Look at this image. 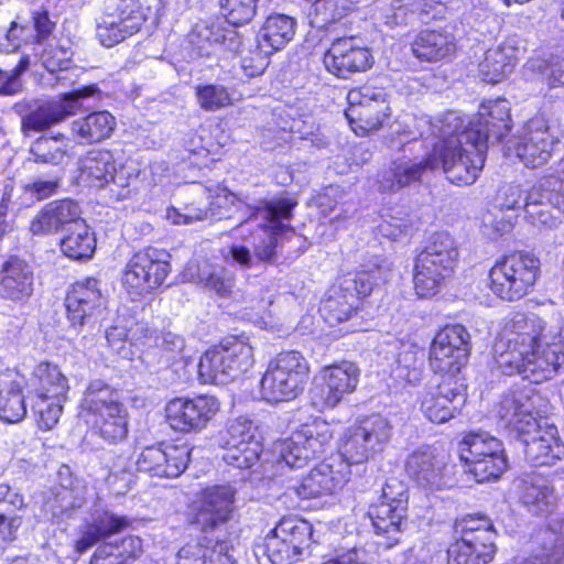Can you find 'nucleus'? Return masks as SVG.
I'll return each mask as SVG.
<instances>
[{
    "instance_id": "nucleus-1",
    "label": "nucleus",
    "mask_w": 564,
    "mask_h": 564,
    "mask_svg": "<svg viewBox=\"0 0 564 564\" xmlns=\"http://www.w3.org/2000/svg\"><path fill=\"white\" fill-rule=\"evenodd\" d=\"M440 140L420 162L402 159L382 174L380 188L395 192L420 178L424 170L442 167L447 180L456 185H471L478 178L485 163L486 135L463 129V117L457 111H447L441 120Z\"/></svg>"
},
{
    "instance_id": "nucleus-2",
    "label": "nucleus",
    "mask_w": 564,
    "mask_h": 564,
    "mask_svg": "<svg viewBox=\"0 0 564 564\" xmlns=\"http://www.w3.org/2000/svg\"><path fill=\"white\" fill-rule=\"evenodd\" d=\"M499 369L519 373L539 383L564 368V327L544 333V322L534 314L510 313L494 346Z\"/></svg>"
},
{
    "instance_id": "nucleus-3",
    "label": "nucleus",
    "mask_w": 564,
    "mask_h": 564,
    "mask_svg": "<svg viewBox=\"0 0 564 564\" xmlns=\"http://www.w3.org/2000/svg\"><path fill=\"white\" fill-rule=\"evenodd\" d=\"M392 425L380 414L358 416L338 441V455L332 456L302 478L294 494L316 499L338 494L349 481L352 464H362L381 454L392 437Z\"/></svg>"
},
{
    "instance_id": "nucleus-4",
    "label": "nucleus",
    "mask_w": 564,
    "mask_h": 564,
    "mask_svg": "<svg viewBox=\"0 0 564 564\" xmlns=\"http://www.w3.org/2000/svg\"><path fill=\"white\" fill-rule=\"evenodd\" d=\"M295 205L293 198L283 197L258 208L236 229V235L241 237L245 243L231 245L224 253L225 260L242 270L271 261L275 254L279 236L290 231L284 220L291 218Z\"/></svg>"
},
{
    "instance_id": "nucleus-5",
    "label": "nucleus",
    "mask_w": 564,
    "mask_h": 564,
    "mask_svg": "<svg viewBox=\"0 0 564 564\" xmlns=\"http://www.w3.org/2000/svg\"><path fill=\"white\" fill-rule=\"evenodd\" d=\"M390 264L376 259L372 264L364 267L354 276H346L339 286L332 288L322 305L319 313L329 326H336L354 319L360 300L368 296L373 286L389 279Z\"/></svg>"
},
{
    "instance_id": "nucleus-6",
    "label": "nucleus",
    "mask_w": 564,
    "mask_h": 564,
    "mask_svg": "<svg viewBox=\"0 0 564 564\" xmlns=\"http://www.w3.org/2000/svg\"><path fill=\"white\" fill-rule=\"evenodd\" d=\"M79 417L100 437L117 443L128 434V413L118 393L101 380L91 381L80 403Z\"/></svg>"
},
{
    "instance_id": "nucleus-7",
    "label": "nucleus",
    "mask_w": 564,
    "mask_h": 564,
    "mask_svg": "<svg viewBox=\"0 0 564 564\" xmlns=\"http://www.w3.org/2000/svg\"><path fill=\"white\" fill-rule=\"evenodd\" d=\"M458 246L445 231L433 234L416 257L413 274L414 290L420 297L438 293L452 276L458 262Z\"/></svg>"
},
{
    "instance_id": "nucleus-8",
    "label": "nucleus",
    "mask_w": 564,
    "mask_h": 564,
    "mask_svg": "<svg viewBox=\"0 0 564 564\" xmlns=\"http://www.w3.org/2000/svg\"><path fill=\"white\" fill-rule=\"evenodd\" d=\"M25 384L29 388L32 409L41 430L50 431L59 421L63 403L67 399L68 380L57 365L41 361L36 364Z\"/></svg>"
},
{
    "instance_id": "nucleus-9",
    "label": "nucleus",
    "mask_w": 564,
    "mask_h": 564,
    "mask_svg": "<svg viewBox=\"0 0 564 564\" xmlns=\"http://www.w3.org/2000/svg\"><path fill=\"white\" fill-rule=\"evenodd\" d=\"M308 373L310 365L301 352L282 351L268 364L260 382L261 395L270 403L294 400L303 392Z\"/></svg>"
},
{
    "instance_id": "nucleus-10",
    "label": "nucleus",
    "mask_w": 564,
    "mask_h": 564,
    "mask_svg": "<svg viewBox=\"0 0 564 564\" xmlns=\"http://www.w3.org/2000/svg\"><path fill=\"white\" fill-rule=\"evenodd\" d=\"M540 260L530 252H514L498 260L489 271L490 290L503 301H518L533 288Z\"/></svg>"
},
{
    "instance_id": "nucleus-11",
    "label": "nucleus",
    "mask_w": 564,
    "mask_h": 564,
    "mask_svg": "<svg viewBox=\"0 0 564 564\" xmlns=\"http://www.w3.org/2000/svg\"><path fill=\"white\" fill-rule=\"evenodd\" d=\"M466 471L477 482L497 480L508 468L502 442L487 432L469 433L458 446Z\"/></svg>"
},
{
    "instance_id": "nucleus-12",
    "label": "nucleus",
    "mask_w": 564,
    "mask_h": 564,
    "mask_svg": "<svg viewBox=\"0 0 564 564\" xmlns=\"http://www.w3.org/2000/svg\"><path fill=\"white\" fill-rule=\"evenodd\" d=\"M254 365L253 348L242 339L207 350L199 360L198 373L205 383L226 384L249 371Z\"/></svg>"
},
{
    "instance_id": "nucleus-13",
    "label": "nucleus",
    "mask_w": 564,
    "mask_h": 564,
    "mask_svg": "<svg viewBox=\"0 0 564 564\" xmlns=\"http://www.w3.org/2000/svg\"><path fill=\"white\" fill-rule=\"evenodd\" d=\"M334 431L330 424L315 417L297 427L290 437L274 444V451L279 453L278 464L280 468H302L316 455L324 453L330 443Z\"/></svg>"
},
{
    "instance_id": "nucleus-14",
    "label": "nucleus",
    "mask_w": 564,
    "mask_h": 564,
    "mask_svg": "<svg viewBox=\"0 0 564 564\" xmlns=\"http://www.w3.org/2000/svg\"><path fill=\"white\" fill-rule=\"evenodd\" d=\"M169 253L156 248L135 252L122 272V286L132 300H139L159 289L167 278Z\"/></svg>"
},
{
    "instance_id": "nucleus-15",
    "label": "nucleus",
    "mask_w": 564,
    "mask_h": 564,
    "mask_svg": "<svg viewBox=\"0 0 564 564\" xmlns=\"http://www.w3.org/2000/svg\"><path fill=\"white\" fill-rule=\"evenodd\" d=\"M149 13L141 0H104L96 35L104 46L111 47L137 33Z\"/></svg>"
},
{
    "instance_id": "nucleus-16",
    "label": "nucleus",
    "mask_w": 564,
    "mask_h": 564,
    "mask_svg": "<svg viewBox=\"0 0 564 564\" xmlns=\"http://www.w3.org/2000/svg\"><path fill=\"white\" fill-rule=\"evenodd\" d=\"M359 376V368L347 360L321 368L310 390L312 406L319 412L334 409L356 390Z\"/></svg>"
},
{
    "instance_id": "nucleus-17",
    "label": "nucleus",
    "mask_w": 564,
    "mask_h": 564,
    "mask_svg": "<svg viewBox=\"0 0 564 564\" xmlns=\"http://www.w3.org/2000/svg\"><path fill=\"white\" fill-rule=\"evenodd\" d=\"M470 352V335L460 324L446 325L440 329L429 350V362L435 373L453 378L466 366Z\"/></svg>"
},
{
    "instance_id": "nucleus-18",
    "label": "nucleus",
    "mask_w": 564,
    "mask_h": 564,
    "mask_svg": "<svg viewBox=\"0 0 564 564\" xmlns=\"http://www.w3.org/2000/svg\"><path fill=\"white\" fill-rule=\"evenodd\" d=\"M408 505L406 486L398 480L390 479L382 488L379 501L371 505L368 516L378 535L387 539L386 547H392L400 540Z\"/></svg>"
},
{
    "instance_id": "nucleus-19",
    "label": "nucleus",
    "mask_w": 564,
    "mask_h": 564,
    "mask_svg": "<svg viewBox=\"0 0 564 564\" xmlns=\"http://www.w3.org/2000/svg\"><path fill=\"white\" fill-rule=\"evenodd\" d=\"M345 116L357 135L379 130L390 118L391 108L383 88L361 86L347 94Z\"/></svg>"
},
{
    "instance_id": "nucleus-20",
    "label": "nucleus",
    "mask_w": 564,
    "mask_h": 564,
    "mask_svg": "<svg viewBox=\"0 0 564 564\" xmlns=\"http://www.w3.org/2000/svg\"><path fill=\"white\" fill-rule=\"evenodd\" d=\"M557 141L547 120L535 117L525 123L519 135L508 140L505 155L514 156L527 167L535 169L549 162Z\"/></svg>"
},
{
    "instance_id": "nucleus-21",
    "label": "nucleus",
    "mask_w": 564,
    "mask_h": 564,
    "mask_svg": "<svg viewBox=\"0 0 564 564\" xmlns=\"http://www.w3.org/2000/svg\"><path fill=\"white\" fill-rule=\"evenodd\" d=\"M564 205V178L550 175L525 195L523 209L527 220L540 229H553L561 224Z\"/></svg>"
},
{
    "instance_id": "nucleus-22",
    "label": "nucleus",
    "mask_w": 564,
    "mask_h": 564,
    "mask_svg": "<svg viewBox=\"0 0 564 564\" xmlns=\"http://www.w3.org/2000/svg\"><path fill=\"white\" fill-rule=\"evenodd\" d=\"M223 459L239 469L253 467L260 459L263 446L258 427L247 417L230 421L220 436Z\"/></svg>"
},
{
    "instance_id": "nucleus-23",
    "label": "nucleus",
    "mask_w": 564,
    "mask_h": 564,
    "mask_svg": "<svg viewBox=\"0 0 564 564\" xmlns=\"http://www.w3.org/2000/svg\"><path fill=\"white\" fill-rule=\"evenodd\" d=\"M220 410V402L210 394L193 398H174L165 405V419L176 432L200 433L215 419Z\"/></svg>"
},
{
    "instance_id": "nucleus-24",
    "label": "nucleus",
    "mask_w": 564,
    "mask_h": 564,
    "mask_svg": "<svg viewBox=\"0 0 564 564\" xmlns=\"http://www.w3.org/2000/svg\"><path fill=\"white\" fill-rule=\"evenodd\" d=\"M96 91L95 86H87L40 102L36 108L22 117V132L26 135L30 132H41L65 121L82 109L84 98L93 96Z\"/></svg>"
},
{
    "instance_id": "nucleus-25",
    "label": "nucleus",
    "mask_w": 564,
    "mask_h": 564,
    "mask_svg": "<svg viewBox=\"0 0 564 564\" xmlns=\"http://www.w3.org/2000/svg\"><path fill=\"white\" fill-rule=\"evenodd\" d=\"M541 397L531 388L509 391L503 394L496 412L501 427L519 435L532 434L538 429Z\"/></svg>"
},
{
    "instance_id": "nucleus-26",
    "label": "nucleus",
    "mask_w": 564,
    "mask_h": 564,
    "mask_svg": "<svg viewBox=\"0 0 564 564\" xmlns=\"http://www.w3.org/2000/svg\"><path fill=\"white\" fill-rule=\"evenodd\" d=\"M235 496L236 490L229 485L206 487L191 506L192 523L205 532L226 523L235 510Z\"/></svg>"
},
{
    "instance_id": "nucleus-27",
    "label": "nucleus",
    "mask_w": 564,
    "mask_h": 564,
    "mask_svg": "<svg viewBox=\"0 0 564 564\" xmlns=\"http://www.w3.org/2000/svg\"><path fill=\"white\" fill-rule=\"evenodd\" d=\"M191 451L186 443L150 446L138 455L135 466L150 476L176 478L187 468Z\"/></svg>"
},
{
    "instance_id": "nucleus-28",
    "label": "nucleus",
    "mask_w": 564,
    "mask_h": 564,
    "mask_svg": "<svg viewBox=\"0 0 564 564\" xmlns=\"http://www.w3.org/2000/svg\"><path fill=\"white\" fill-rule=\"evenodd\" d=\"M323 63L329 73L346 78L368 70L373 65V56L361 39L348 36L332 43L324 54Z\"/></svg>"
},
{
    "instance_id": "nucleus-29",
    "label": "nucleus",
    "mask_w": 564,
    "mask_h": 564,
    "mask_svg": "<svg viewBox=\"0 0 564 564\" xmlns=\"http://www.w3.org/2000/svg\"><path fill=\"white\" fill-rule=\"evenodd\" d=\"M67 318L73 327H83L95 323L106 310V297L100 290V283L94 278L74 283L67 293Z\"/></svg>"
},
{
    "instance_id": "nucleus-30",
    "label": "nucleus",
    "mask_w": 564,
    "mask_h": 564,
    "mask_svg": "<svg viewBox=\"0 0 564 564\" xmlns=\"http://www.w3.org/2000/svg\"><path fill=\"white\" fill-rule=\"evenodd\" d=\"M132 169L121 167L117 171L112 152L97 149L87 152L79 161V180L89 186L104 187L113 182L120 187L129 186V180L135 177Z\"/></svg>"
},
{
    "instance_id": "nucleus-31",
    "label": "nucleus",
    "mask_w": 564,
    "mask_h": 564,
    "mask_svg": "<svg viewBox=\"0 0 564 564\" xmlns=\"http://www.w3.org/2000/svg\"><path fill=\"white\" fill-rule=\"evenodd\" d=\"M448 455L433 447L420 448L409 455L405 469L423 489L441 490L447 485Z\"/></svg>"
},
{
    "instance_id": "nucleus-32",
    "label": "nucleus",
    "mask_w": 564,
    "mask_h": 564,
    "mask_svg": "<svg viewBox=\"0 0 564 564\" xmlns=\"http://www.w3.org/2000/svg\"><path fill=\"white\" fill-rule=\"evenodd\" d=\"M463 387L453 380H443L425 389L421 411L432 423L442 424L454 417L464 403Z\"/></svg>"
},
{
    "instance_id": "nucleus-33",
    "label": "nucleus",
    "mask_w": 564,
    "mask_h": 564,
    "mask_svg": "<svg viewBox=\"0 0 564 564\" xmlns=\"http://www.w3.org/2000/svg\"><path fill=\"white\" fill-rule=\"evenodd\" d=\"M525 445L527 459L536 466H550L564 457V443L555 425L538 421V429L518 436Z\"/></svg>"
},
{
    "instance_id": "nucleus-34",
    "label": "nucleus",
    "mask_w": 564,
    "mask_h": 564,
    "mask_svg": "<svg viewBox=\"0 0 564 564\" xmlns=\"http://www.w3.org/2000/svg\"><path fill=\"white\" fill-rule=\"evenodd\" d=\"M34 291L32 265L17 256L9 257L0 270V295L14 303H24Z\"/></svg>"
},
{
    "instance_id": "nucleus-35",
    "label": "nucleus",
    "mask_w": 564,
    "mask_h": 564,
    "mask_svg": "<svg viewBox=\"0 0 564 564\" xmlns=\"http://www.w3.org/2000/svg\"><path fill=\"white\" fill-rule=\"evenodd\" d=\"M474 132L486 135V144L489 139L500 140L510 130V106L507 99L498 98L484 101L478 110L477 118L468 120L463 129H471Z\"/></svg>"
},
{
    "instance_id": "nucleus-36",
    "label": "nucleus",
    "mask_w": 564,
    "mask_h": 564,
    "mask_svg": "<svg viewBox=\"0 0 564 564\" xmlns=\"http://www.w3.org/2000/svg\"><path fill=\"white\" fill-rule=\"evenodd\" d=\"M518 55V41L512 37L490 46L478 65L479 76L490 84L505 80L513 72Z\"/></svg>"
},
{
    "instance_id": "nucleus-37",
    "label": "nucleus",
    "mask_w": 564,
    "mask_h": 564,
    "mask_svg": "<svg viewBox=\"0 0 564 564\" xmlns=\"http://www.w3.org/2000/svg\"><path fill=\"white\" fill-rule=\"evenodd\" d=\"M126 527H128L126 518L109 511L96 510L90 519L85 520L79 527V538L74 542L75 552L82 555L98 541L120 532Z\"/></svg>"
},
{
    "instance_id": "nucleus-38",
    "label": "nucleus",
    "mask_w": 564,
    "mask_h": 564,
    "mask_svg": "<svg viewBox=\"0 0 564 564\" xmlns=\"http://www.w3.org/2000/svg\"><path fill=\"white\" fill-rule=\"evenodd\" d=\"M25 378L17 370L7 369L0 373V419L17 423L26 414L22 394Z\"/></svg>"
},
{
    "instance_id": "nucleus-39",
    "label": "nucleus",
    "mask_w": 564,
    "mask_h": 564,
    "mask_svg": "<svg viewBox=\"0 0 564 564\" xmlns=\"http://www.w3.org/2000/svg\"><path fill=\"white\" fill-rule=\"evenodd\" d=\"M446 113L432 120L429 116L403 115L392 126L391 149H401L405 143L419 138L436 137L440 140V129Z\"/></svg>"
},
{
    "instance_id": "nucleus-40",
    "label": "nucleus",
    "mask_w": 564,
    "mask_h": 564,
    "mask_svg": "<svg viewBox=\"0 0 564 564\" xmlns=\"http://www.w3.org/2000/svg\"><path fill=\"white\" fill-rule=\"evenodd\" d=\"M295 29L294 18L283 13L270 14L258 32V47L263 54L271 55L293 40Z\"/></svg>"
},
{
    "instance_id": "nucleus-41",
    "label": "nucleus",
    "mask_w": 564,
    "mask_h": 564,
    "mask_svg": "<svg viewBox=\"0 0 564 564\" xmlns=\"http://www.w3.org/2000/svg\"><path fill=\"white\" fill-rule=\"evenodd\" d=\"M116 118L108 111H95L70 123V133L80 144H91L110 138Z\"/></svg>"
},
{
    "instance_id": "nucleus-42",
    "label": "nucleus",
    "mask_w": 564,
    "mask_h": 564,
    "mask_svg": "<svg viewBox=\"0 0 564 564\" xmlns=\"http://www.w3.org/2000/svg\"><path fill=\"white\" fill-rule=\"evenodd\" d=\"M95 250L96 237L86 221H76L61 240V251L72 260H89Z\"/></svg>"
},
{
    "instance_id": "nucleus-43",
    "label": "nucleus",
    "mask_w": 564,
    "mask_h": 564,
    "mask_svg": "<svg viewBox=\"0 0 564 564\" xmlns=\"http://www.w3.org/2000/svg\"><path fill=\"white\" fill-rule=\"evenodd\" d=\"M520 499L533 512H544L555 502L549 480L542 476H528L520 480Z\"/></svg>"
},
{
    "instance_id": "nucleus-44",
    "label": "nucleus",
    "mask_w": 564,
    "mask_h": 564,
    "mask_svg": "<svg viewBox=\"0 0 564 564\" xmlns=\"http://www.w3.org/2000/svg\"><path fill=\"white\" fill-rule=\"evenodd\" d=\"M455 50L449 34L436 31H423L412 44L413 54L427 62L438 61L451 55Z\"/></svg>"
},
{
    "instance_id": "nucleus-45",
    "label": "nucleus",
    "mask_w": 564,
    "mask_h": 564,
    "mask_svg": "<svg viewBox=\"0 0 564 564\" xmlns=\"http://www.w3.org/2000/svg\"><path fill=\"white\" fill-rule=\"evenodd\" d=\"M496 545H485L469 539H456L447 550L448 564H489Z\"/></svg>"
},
{
    "instance_id": "nucleus-46",
    "label": "nucleus",
    "mask_w": 564,
    "mask_h": 564,
    "mask_svg": "<svg viewBox=\"0 0 564 564\" xmlns=\"http://www.w3.org/2000/svg\"><path fill=\"white\" fill-rule=\"evenodd\" d=\"M354 0H314L308 10L312 26L327 28L340 21L354 10Z\"/></svg>"
},
{
    "instance_id": "nucleus-47",
    "label": "nucleus",
    "mask_w": 564,
    "mask_h": 564,
    "mask_svg": "<svg viewBox=\"0 0 564 564\" xmlns=\"http://www.w3.org/2000/svg\"><path fill=\"white\" fill-rule=\"evenodd\" d=\"M33 51L50 73L67 69L73 54L69 42L57 37H52L41 47H33Z\"/></svg>"
},
{
    "instance_id": "nucleus-48",
    "label": "nucleus",
    "mask_w": 564,
    "mask_h": 564,
    "mask_svg": "<svg viewBox=\"0 0 564 564\" xmlns=\"http://www.w3.org/2000/svg\"><path fill=\"white\" fill-rule=\"evenodd\" d=\"M458 539H469L485 545H495V531L490 520L482 516H467L456 521Z\"/></svg>"
},
{
    "instance_id": "nucleus-49",
    "label": "nucleus",
    "mask_w": 564,
    "mask_h": 564,
    "mask_svg": "<svg viewBox=\"0 0 564 564\" xmlns=\"http://www.w3.org/2000/svg\"><path fill=\"white\" fill-rule=\"evenodd\" d=\"M64 134L56 137H41L30 148V160L35 163L58 165L67 156Z\"/></svg>"
},
{
    "instance_id": "nucleus-50",
    "label": "nucleus",
    "mask_w": 564,
    "mask_h": 564,
    "mask_svg": "<svg viewBox=\"0 0 564 564\" xmlns=\"http://www.w3.org/2000/svg\"><path fill=\"white\" fill-rule=\"evenodd\" d=\"M194 193L205 196L208 207L210 209V217L225 218L230 217L229 212L236 206L238 199L236 195L224 187H216L208 189L202 185L194 187Z\"/></svg>"
},
{
    "instance_id": "nucleus-51",
    "label": "nucleus",
    "mask_w": 564,
    "mask_h": 564,
    "mask_svg": "<svg viewBox=\"0 0 564 564\" xmlns=\"http://www.w3.org/2000/svg\"><path fill=\"white\" fill-rule=\"evenodd\" d=\"M516 219V215L495 206L494 209L481 214V231L489 239H498L513 229Z\"/></svg>"
},
{
    "instance_id": "nucleus-52",
    "label": "nucleus",
    "mask_w": 564,
    "mask_h": 564,
    "mask_svg": "<svg viewBox=\"0 0 564 564\" xmlns=\"http://www.w3.org/2000/svg\"><path fill=\"white\" fill-rule=\"evenodd\" d=\"M268 556L272 564H292L300 558L305 546L290 543L285 538L270 533L265 539Z\"/></svg>"
},
{
    "instance_id": "nucleus-53",
    "label": "nucleus",
    "mask_w": 564,
    "mask_h": 564,
    "mask_svg": "<svg viewBox=\"0 0 564 564\" xmlns=\"http://www.w3.org/2000/svg\"><path fill=\"white\" fill-rule=\"evenodd\" d=\"M198 200H193L192 203L184 206L182 210L170 207L166 209L165 218L173 225H189L195 221L205 220L210 217V209L206 202L205 196L202 194Z\"/></svg>"
},
{
    "instance_id": "nucleus-54",
    "label": "nucleus",
    "mask_w": 564,
    "mask_h": 564,
    "mask_svg": "<svg viewBox=\"0 0 564 564\" xmlns=\"http://www.w3.org/2000/svg\"><path fill=\"white\" fill-rule=\"evenodd\" d=\"M271 533L282 539L285 538L290 543H297L306 547L312 536V525L300 518H283Z\"/></svg>"
},
{
    "instance_id": "nucleus-55",
    "label": "nucleus",
    "mask_w": 564,
    "mask_h": 564,
    "mask_svg": "<svg viewBox=\"0 0 564 564\" xmlns=\"http://www.w3.org/2000/svg\"><path fill=\"white\" fill-rule=\"evenodd\" d=\"M212 145L210 142H205L202 134H192L185 141V159L189 164L199 169L209 167L212 163L218 160L216 151L210 148Z\"/></svg>"
},
{
    "instance_id": "nucleus-56",
    "label": "nucleus",
    "mask_w": 564,
    "mask_h": 564,
    "mask_svg": "<svg viewBox=\"0 0 564 564\" xmlns=\"http://www.w3.org/2000/svg\"><path fill=\"white\" fill-rule=\"evenodd\" d=\"M198 105L206 111H216L232 104L231 94L219 85H205L196 89Z\"/></svg>"
},
{
    "instance_id": "nucleus-57",
    "label": "nucleus",
    "mask_w": 564,
    "mask_h": 564,
    "mask_svg": "<svg viewBox=\"0 0 564 564\" xmlns=\"http://www.w3.org/2000/svg\"><path fill=\"white\" fill-rule=\"evenodd\" d=\"M88 496L89 489L86 486L62 487L55 492V501L61 505L63 516L68 517L85 505Z\"/></svg>"
},
{
    "instance_id": "nucleus-58",
    "label": "nucleus",
    "mask_w": 564,
    "mask_h": 564,
    "mask_svg": "<svg viewBox=\"0 0 564 564\" xmlns=\"http://www.w3.org/2000/svg\"><path fill=\"white\" fill-rule=\"evenodd\" d=\"M416 354L410 349L401 352L398 359V376L412 386L417 384L423 375L422 360L417 359Z\"/></svg>"
},
{
    "instance_id": "nucleus-59",
    "label": "nucleus",
    "mask_w": 564,
    "mask_h": 564,
    "mask_svg": "<svg viewBox=\"0 0 564 564\" xmlns=\"http://www.w3.org/2000/svg\"><path fill=\"white\" fill-rule=\"evenodd\" d=\"M224 15L228 23L242 25L252 20L256 14V6L238 0H220Z\"/></svg>"
},
{
    "instance_id": "nucleus-60",
    "label": "nucleus",
    "mask_w": 564,
    "mask_h": 564,
    "mask_svg": "<svg viewBox=\"0 0 564 564\" xmlns=\"http://www.w3.org/2000/svg\"><path fill=\"white\" fill-rule=\"evenodd\" d=\"M110 348L123 359H132L134 351L129 346L128 325L116 324L106 330Z\"/></svg>"
},
{
    "instance_id": "nucleus-61",
    "label": "nucleus",
    "mask_w": 564,
    "mask_h": 564,
    "mask_svg": "<svg viewBox=\"0 0 564 564\" xmlns=\"http://www.w3.org/2000/svg\"><path fill=\"white\" fill-rule=\"evenodd\" d=\"M380 235L391 240H401L411 234V223L408 218L387 216L377 227Z\"/></svg>"
},
{
    "instance_id": "nucleus-62",
    "label": "nucleus",
    "mask_w": 564,
    "mask_h": 564,
    "mask_svg": "<svg viewBox=\"0 0 564 564\" xmlns=\"http://www.w3.org/2000/svg\"><path fill=\"white\" fill-rule=\"evenodd\" d=\"M31 65L29 55H23L13 69L10 72L0 70V95H14L20 91L21 83L19 76Z\"/></svg>"
},
{
    "instance_id": "nucleus-63",
    "label": "nucleus",
    "mask_w": 564,
    "mask_h": 564,
    "mask_svg": "<svg viewBox=\"0 0 564 564\" xmlns=\"http://www.w3.org/2000/svg\"><path fill=\"white\" fill-rule=\"evenodd\" d=\"M48 206L59 229L67 224L75 226L76 221H84L80 218L79 206L73 200H59L51 203Z\"/></svg>"
},
{
    "instance_id": "nucleus-64",
    "label": "nucleus",
    "mask_w": 564,
    "mask_h": 564,
    "mask_svg": "<svg viewBox=\"0 0 564 564\" xmlns=\"http://www.w3.org/2000/svg\"><path fill=\"white\" fill-rule=\"evenodd\" d=\"M213 545L203 544L200 542L187 543L177 552L176 564H202L210 552Z\"/></svg>"
}]
</instances>
